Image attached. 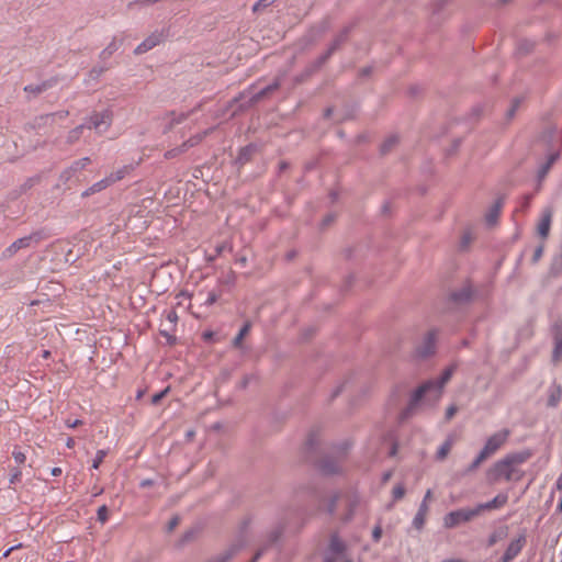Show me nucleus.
Wrapping results in <instances>:
<instances>
[{
  "instance_id": "nucleus-1",
  "label": "nucleus",
  "mask_w": 562,
  "mask_h": 562,
  "mask_svg": "<svg viewBox=\"0 0 562 562\" xmlns=\"http://www.w3.org/2000/svg\"><path fill=\"white\" fill-rule=\"evenodd\" d=\"M453 371L454 368L449 367L438 380H430L420 385L413 394L403 418H406L423 401L429 404L437 403L441 397L443 386L451 379Z\"/></svg>"
},
{
  "instance_id": "nucleus-2",
  "label": "nucleus",
  "mask_w": 562,
  "mask_h": 562,
  "mask_svg": "<svg viewBox=\"0 0 562 562\" xmlns=\"http://www.w3.org/2000/svg\"><path fill=\"white\" fill-rule=\"evenodd\" d=\"M531 453L528 451H521L516 453H509L503 459L498 460L493 464L488 471V479L492 483L504 479L506 481L519 480L521 474H518L517 465L525 463Z\"/></svg>"
},
{
  "instance_id": "nucleus-3",
  "label": "nucleus",
  "mask_w": 562,
  "mask_h": 562,
  "mask_svg": "<svg viewBox=\"0 0 562 562\" xmlns=\"http://www.w3.org/2000/svg\"><path fill=\"white\" fill-rule=\"evenodd\" d=\"M510 431L508 429H502L491 435L477 457L471 463L468 472L475 471L485 460L495 454L508 440Z\"/></svg>"
},
{
  "instance_id": "nucleus-4",
  "label": "nucleus",
  "mask_w": 562,
  "mask_h": 562,
  "mask_svg": "<svg viewBox=\"0 0 562 562\" xmlns=\"http://www.w3.org/2000/svg\"><path fill=\"white\" fill-rule=\"evenodd\" d=\"M479 515L480 514L476 506L474 508H460L448 513L443 517V526L445 528L451 529L459 526L460 524L471 521L474 517Z\"/></svg>"
},
{
  "instance_id": "nucleus-5",
  "label": "nucleus",
  "mask_w": 562,
  "mask_h": 562,
  "mask_svg": "<svg viewBox=\"0 0 562 562\" xmlns=\"http://www.w3.org/2000/svg\"><path fill=\"white\" fill-rule=\"evenodd\" d=\"M112 117L113 115L110 110L95 112L89 117L87 124H85L86 128H94L99 133L105 132L112 123Z\"/></svg>"
},
{
  "instance_id": "nucleus-6",
  "label": "nucleus",
  "mask_w": 562,
  "mask_h": 562,
  "mask_svg": "<svg viewBox=\"0 0 562 562\" xmlns=\"http://www.w3.org/2000/svg\"><path fill=\"white\" fill-rule=\"evenodd\" d=\"M41 239V236L38 233L24 236L22 238L16 239L13 241L5 250L4 256L5 257H12L14 254H16L20 249L31 247L33 244L38 243Z\"/></svg>"
},
{
  "instance_id": "nucleus-7",
  "label": "nucleus",
  "mask_w": 562,
  "mask_h": 562,
  "mask_svg": "<svg viewBox=\"0 0 562 562\" xmlns=\"http://www.w3.org/2000/svg\"><path fill=\"white\" fill-rule=\"evenodd\" d=\"M432 492L428 490L424 496L422 504L419 505L418 512L414 517L413 525L416 529H422L426 522V518L429 512V501L431 499Z\"/></svg>"
},
{
  "instance_id": "nucleus-8",
  "label": "nucleus",
  "mask_w": 562,
  "mask_h": 562,
  "mask_svg": "<svg viewBox=\"0 0 562 562\" xmlns=\"http://www.w3.org/2000/svg\"><path fill=\"white\" fill-rule=\"evenodd\" d=\"M552 217V207H546L542 210L540 220L537 224V233L542 239H546L549 236Z\"/></svg>"
},
{
  "instance_id": "nucleus-9",
  "label": "nucleus",
  "mask_w": 562,
  "mask_h": 562,
  "mask_svg": "<svg viewBox=\"0 0 562 562\" xmlns=\"http://www.w3.org/2000/svg\"><path fill=\"white\" fill-rule=\"evenodd\" d=\"M525 544L526 537L524 535H520L518 538L512 540L502 558V562H510L514 560L520 553Z\"/></svg>"
},
{
  "instance_id": "nucleus-10",
  "label": "nucleus",
  "mask_w": 562,
  "mask_h": 562,
  "mask_svg": "<svg viewBox=\"0 0 562 562\" xmlns=\"http://www.w3.org/2000/svg\"><path fill=\"white\" fill-rule=\"evenodd\" d=\"M508 502V496L505 493L497 494L492 501L476 505L479 514L484 510L498 509L505 506Z\"/></svg>"
},
{
  "instance_id": "nucleus-11",
  "label": "nucleus",
  "mask_w": 562,
  "mask_h": 562,
  "mask_svg": "<svg viewBox=\"0 0 562 562\" xmlns=\"http://www.w3.org/2000/svg\"><path fill=\"white\" fill-rule=\"evenodd\" d=\"M435 341H436V333L429 331L425 337L424 346L418 349V355L420 357H427L431 355L435 350Z\"/></svg>"
},
{
  "instance_id": "nucleus-12",
  "label": "nucleus",
  "mask_w": 562,
  "mask_h": 562,
  "mask_svg": "<svg viewBox=\"0 0 562 562\" xmlns=\"http://www.w3.org/2000/svg\"><path fill=\"white\" fill-rule=\"evenodd\" d=\"M159 42H160L159 35H151V36L147 37L143 43H140L136 47L135 53L136 54L145 53V52L151 49L153 47H155Z\"/></svg>"
},
{
  "instance_id": "nucleus-13",
  "label": "nucleus",
  "mask_w": 562,
  "mask_h": 562,
  "mask_svg": "<svg viewBox=\"0 0 562 562\" xmlns=\"http://www.w3.org/2000/svg\"><path fill=\"white\" fill-rule=\"evenodd\" d=\"M562 358V327L557 328L554 334L553 361L559 362Z\"/></svg>"
},
{
  "instance_id": "nucleus-14",
  "label": "nucleus",
  "mask_w": 562,
  "mask_h": 562,
  "mask_svg": "<svg viewBox=\"0 0 562 562\" xmlns=\"http://www.w3.org/2000/svg\"><path fill=\"white\" fill-rule=\"evenodd\" d=\"M132 170L131 166H123L122 168L117 169L115 172L108 176L110 182L113 184L116 181L122 180L125 178Z\"/></svg>"
},
{
  "instance_id": "nucleus-15",
  "label": "nucleus",
  "mask_w": 562,
  "mask_h": 562,
  "mask_svg": "<svg viewBox=\"0 0 562 562\" xmlns=\"http://www.w3.org/2000/svg\"><path fill=\"white\" fill-rule=\"evenodd\" d=\"M507 537V527L499 528L498 530L494 531L487 540V546L493 547L498 541L505 539Z\"/></svg>"
},
{
  "instance_id": "nucleus-16",
  "label": "nucleus",
  "mask_w": 562,
  "mask_h": 562,
  "mask_svg": "<svg viewBox=\"0 0 562 562\" xmlns=\"http://www.w3.org/2000/svg\"><path fill=\"white\" fill-rule=\"evenodd\" d=\"M85 128H86V125L82 124V125H79V126L75 127L74 130H71L67 136V142L69 144H74L77 140H79V138L82 136Z\"/></svg>"
},
{
  "instance_id": "nucleus-17",
  "label": "nucleus",
  "mask_w": 562,
  "mask_h": 562,
  "mask_svg": "<svg viewBox=\"0 0 562 562\" xmlns=\"http://www.w3.org/2000/svg\"><path fill=\"white\" fill-rule=\"evenodd\" d=\"M111 184L112 183L110 182L109 178L106 177V178L100 180L99 182L94 183L85 194L88 195L91 193L102 191L103 189L108 188Z\"/></svg>"
},
{
  "instance_id": "nucleus-18",
  "label": "nucleus",
  "mask_w": 562,
  "mask_h": 562,
  "mask_svg": "<svg viewBox=\"0 0 562 562\" xmlns=\"http://www.w3.org/2000/svg\"><path fill=\"white\" fill-rule=\"evenodd\" d=\"M250 330V324L249 323H246L239 330L238 335L236 336V338L234 339V345L236 347H239L241 345V341L244 339V337L249 333Z\"/></svg>"
},
{
  "instance_id": "nucleus-19",
  "label": "nucleus",
  "mask_w": 562,
  "mask_h": 562,
  "mask_svg": "<svg viewBox=\"0 0 562 562\" xmlns=\"http://www.w3.org/2000/svg\"><path fill=\"white\" fill-rule=\"evenodd\" d=\"M451 447H452V442L450 440H447L446 442H443L437 452L438 459L443 460L450 452Z\"/></svg>"
},
{
  "instance_id": "nucleus-20",
  "label": "nucleus",
  "mask_w": 562,
  "mask_h": 562,
  "mask_svg": "<svg viewBox=\"0 0 562 562\" xmlns=\"http://www.w3.org/2000/svg\"><path fill=\"white\" fill-rule=\"evenodd\" d=\"M329 547L335 553H341L345 549L344 542L336 536L331 538Z\"/></svg>"
},
{
  "instance_id": "nucleus-21",
  "label": "nucleus",
  "mask_w": 562,
  "mask_h": 562,
  "mask_svg": "<svg viewBox=\"0 0 562 562\" xmlns=\"http://www.w3.org/2000/svg\"><path fill=\"white\" fill-rule=\"evenodd\" d=\"M105 457H106L105 450H98L95 453V458L93 459V462H92V468L99 469V467L101 465V463L103 462Z\"/></svg>"
},
{
  "instance_id": "nucleus-22",
  "label": "nucleus",
  "mask_w": 562,
  "mask_h": 562,
  "mask_svg": "<svg viewBox=\"0 0 562 562\" xmlns=\"http://www.w3.org/2000/svg\"><path fill=\"white\" fill-rule=\"evenodd\" d=\"M45 89H46V85H36V86L29 85V86L24 87V91L32 93V94H40Z\"/></svg>"
},
{
  "instance_id": "nucleus-23",
  "label": "nucleus",
  "mask_w": 562,
  "mask_h": 562,
  "mask_svg": "<svg viewBox=\"0 0 562 562\" xmlns=\"http://www.w3.org/2000/svg\"><path fill=\"white\" fill-rule=\"evenodd\" d=\"M340 465H333L330 462H325L322 467V470L326 474H334L340 471Z\"/></svg>"
},
{
  "instance_id": "nucleus-24",
  "label": "nucleus",
  "mask_w": 562,
  "mask_h": 562,
  "mask_svg": "<svg viewBox=\"0 0 562 562\" xmlns=\"http://www.w3.org/2000/svg\"><path fill=\"white\" fill-rule=\"evenodd\" d=\"M501 204H496L488 213L486 220L490 224H493L499 215Z\"/></svg>"
},
{
  "instance_id": "nucleus-25",
  "label": "nucleus",
  "mask_w": 562,
  "mask_h": 562,
  "mask_svg": "<svg viewBox=\"0 0 562 562\" xmlns=\"http://www.w3.org/2000/svg\"><path fill=\"white\" fill-rule=\"evenodd\" d=\"M13 459L16 463L23 464L26 460V456L19 448H14L12 451Z\"/></svg>"
},
{
  "instance_id": "nucleus-26",
  "label": "nucleus",
  "mask_w": 562,
  "mask_h": 562,
  "mask_svg": "<svg viewBox=\"0 0 562 562\" xmlns=\"http://www.w3.org/2000/svg\"><path fill=\"white\" fill-rule=\"evenodd\" d=\"M109 519V510L105 505L101 506L98 509V520L102 524L106 522Z\"/></svg>"
},
{
  "instance_id": "nucleus-27",
  "label": "nucleus",
  "mask_w": 562,
  "mask_h": 562,
  "mask_svg": "<svg viewBox=\"0 0 562 562\" xmlns=\"http://www.w3.org/2000/svg\"><path fill=\"white\" fill-rule=\"evenodd\" d=\"M392 494H393V498L395 501L401 499L405 495L404 486L402 484H398V485L394 486L393 491H392Z\"/></svg>"
},
{
  "instance_id": "nucleus-28",
  "label": "nucleus",
  "mask_w": 562,
  "mask_h": 562,
  "mask_svg": "<svg viewBox=\"0 0 562 562\" xmlns=\"http://www.w3.org/2000/svg\"><path fill=\"white\" fill-rule=\"evenodd\" d=\"M90 162H91L90 158L89 157H85V158H81V159L75 161L72 167H74L75 170H79V169H83Z\"/></svg>"
},
{
  "instance_id": "nucleus-29",
  "label": "nucleus",
  "mask_w": 562,
  "mask_h": 562,
  "mask_svg": "<svg viewBox=\"0 0 562 562\" xmlns=\"http://www.w3.org/2000/svg\"><path fill=\"white\" fill-rule=\"evenodd\" d=\"M220 297V294L216 292H209L207 297L205 300V305H213Z\"/></svg>"
},
{
  "instance_id": "nucleus-30",
  "label": "nucleus",
  "mask_w": 562,
  "mask_h": 562,
  "mask_svg": "<svg viewBox=\"0 0 562 562\" xmlns=\"http://www.w3.org/2000/svg\"><path fill=\"white\" fill-rule=\"evenodd\" d=\"M458 407L456 405H451L446 411V419L450 420L457 413Z\"/></svg>"
},
{
  "instance_id": "nucleus-31",
  "label": "nucleus",
  "mask_w": 562,
  "mask_h": 562,
  "mask_svg": "<svg viewBox=\"0 0 562 562\" xmlns=\"http://www.w3.org/2000/svg\"><path fill=\"white\" fill-rule=\"evenodd\" d=\"M168 390H169V389H166V390H164V391H161V392H159V393L155 394V395L153 396V398H151V402H153L154 404L159 403V402H160V400H161V398H162V397L168 393Z\"/></svg>"
},
{
  "instance_id": "nucleus-32",
  "label": "nucleus",
  "mask_w": 562,
  "mask_h": 562,
  "mask_svg": "<svg viewBox=\"0 0 562 562\" xmlns=\"http://www.w3.org/2000/svg\"><path fill=\"white\" fill-rule=\"evenodd\" d=\"M372 537L375 542H378L382 537V528L381 526H376L372 531Z\"/></svg>"
},
{
  "instance_id": "nucleus-33",
  "label": "nucleus",
  "mask_w": 562,
  "mask_h": 562,
  "mask_svg": "<svg viewBox=\"0 0 562 562\" xmlns=\"http://www.w3.org/2000/svg\"><path fill=\"white\" fill-rule=\"evenodd\" d=\"M80 425H82V420H80V419H75V420L67 419L66 420V426L69 428H76Z\"/></svg>"
},
{
  "instance_id": "nucleus-34",
  "label": "nucleus",
  "mask_w": 562,
  "mask_h": 562,
  "mask_svg": "<svg viewBox=\"0 0 562 562\" xmlns=\"http://www.w3.org/2000/svg\"><path fill=\"white\" fill-rule=\"evenodd\" d=\"M21 475L22 473L20 470H16L14 473H12L10 476V484H14L15 482L20 481Z\"/></svg>"
},
{
  "instance_id": "nucleus-35",
  "label": "nucleus",
  "mask_w": 562,
  "mask_h": 562,
  "mask_svg": "<svg viewBox=\"0 0 562 562\" xmlns=\"http://www.w3.org/2000/svg\"><path fill=\"white\" fill-rule=\"evenodd\" d=\"M272 0H259L255 5L254 10L257 11L260 7H266L271 3Z\"/></svg>"
},
{
  "instance_id": "nucleus-36",
  "label": "nucleus",
  "mask_w": 562,
  "mask_h": 562,
  "mask_svg": "<svg viewBox=\"0 0 562 562\" xmlns=\"http://www.w3.org/2000/svg\"><path fill=\"white\" fill-rule=\"evenodd\" d=\"M178 525H179V518H178V517H173V518L169 521L168 529L171 531V530H173Z\"/></svg>"
},
{
  "instance_id": "nucleus-37",
  "label": "nucleus",
  "mask_w": 562,
  "mask_h": 562,
  "mask_svg": "<svg viewBox=\"0 0 562 562\" xmlns=\"http://www.w3.org/2000/svg\"><path fill=\"white\" fill-rule=\"evenodd\" d=\"M542 251H543V247L542 246H539L536 249L535 255H533L535 261H537L542 256Z\"/></svg>"
},
{
  "instance_id": "nucleus-38",
  "label": "nucleus",
  "mask_w": 562,
  "mask_h": 562,
  "mask_svg": "<svg viewBox=\"0 0 562 562\" xmlns=\"http://www.w3.org/2000/svg\"><path fill=\"white\" fill-rule=\"evenodd\" d=\"M67 448L72 449L75 447L74 438L69 437L66 442Z\"/></svg>"
},
{
  "instance_id": "nucleus-39",
  "label": "nucleus",
  "mask_w": 562,
  "mask_h": 562,
  "mask_svg": "<svg viewBox=\"0 0 562 562\" xmlns=\"http://www.w3.org/2000/svg\"><path fill=\"white\" fill-rule=\"evenodd\" d=\"M61 472H63V471H61V469H60V468H53L50 473H52V475H54V476H58V475H60V474H61Z\"/></svg>"
},
{
  "instance_id": "nucleus-40",
  "label": "nucleus",
  "mask_w": 562,
  "mask_h": 562,
  "mask_svg": "<svg viewBox=\"0 0 562 562\" xmlns=\"http://www.w3.org/2000/svg\"><path fill=\"white\" fill-rule=\"evenodd\" d=\"M555 486L559 491H562V474L558 477Z\"/></svg>"
},
{
  "instance_id": "nucleus-41",
  "label": "nucleus",
  "mask_w": 562,
  "mask_h": 562,
  "mask_svg": "<svg viewBox=\"0 0 562 562\" xmlns=\"http://www.w3.org/2000/svg\"><path fill=\"white\" fill-rule=\"evenodd\" d=\"M395 142H396V139H395V138H392V139H390L389 142H386V143L383 145V150H386V148H387L391 144H393V143H395Z\"/></svg>"
},
{
  "instance_id": "nucleus-42",
  "label": "nucleus",
  "mask_w": 562,
  "mask_h": 562,
  "mask_svg": "<svg viewBox=\"0 0 562 562\" xmlns=\"http://www.w3.org/2000/svg\"><path fill=\"white\" fill-rule=\"evenodd\" d=\"M19 547H20V546L11 547L10 549H8V550L4 552L3 557H4V558L9 557V555H10V553H11L14 549H16V548H19Z\"/></svg>"
},
{
  "instance_id": "nucleus-43",
  "label": "nucleus",
  "mask_w": 562,
  "mask_h": 562,
  "mask_svg": "<svg viewBox=\"0 0 562 562\" xmlns=\"http://www.w3.org/2000/svg\"><path fill=\"white\" fill-rule=\"evenodd\" d=\"M200 139H201L200 137H194V138L190 139L189 140L190 142V146H194L195 144H198L200 142Z\"/></svg>"
},
{
  "instance_id": "nucleus-44",
  "label": "nucleus",
  "mask_w": 562,
  "mask_h": 562,
  "mask_svg": "<svg viewBox=\"0 0 562 562\" xmlns=\"http://www.w3.org/2000/svg\"><path fill=\"white\" fill-rule=\"evenodd\" d=\"M212 335H213L212 333H204V334H203V337H204L205 339H210V338L212 337Z\"/></svg>"
},
{
  "instance_id": "nucleus-45",
  "label": "nucleus",
  "mask_w": 562,
  "mask_h": 562,
  "mask_svg": "<svg viewBox=\"0 0 562 562\" xmlns=\"http://www.w3.org/2000/svg\"><path fill=\"white\" fill-rule=\"evenodd\" d=\"M558 510L562 513V495L558 505Z\"/></svg>"
},
{
  "instance_id": "nucleus-46",
  "label": "nucleus",
  "mask_w": 562,
  "mask_h": 562,
  "mask_svg": "<svg viewBox=\"0 0 562 562\" xmlns=\"http://www.w3.org/2000/svg\"><path fill=\"white\" fill-rule=\"evenodd\" d=\"M259 557H260V552H258V553L254 557V559L251 560V562H256V561H257V559H258Z\"/></svg>"
},
{
  "instance_id": "nucleus-47",
  "label": "nucleus",
  "mask_w": 562,
  "mask_h": 562,
  "mask_svg": "<svg viewBox=\"0 0 562 562\" xmlns=\"http://www.w3.org/2000/svg\"><path fill=\"white\" fill-rule=\"evenodd\" d=\"M149 483H150L149 481H143V482H142V486L149 485Z\"/></svg>"
},
{
  "instance_id": "nucleus-48",
  "label": "nucleus",
  "mask_w": 562,
  "mask_h": 562,
  "mask_svg": "<svg viewBox=\"0 0 562 562\" xmlns=\"http://www.w3.org/2000/svg\"><path fill=\"white\" fill-rule=\"evenodd\" d=\"M346 562H352V561H350V560H347Z\"/></svg>"
},
{
  "instance_id": "nucleus-49",
  "label": "nucleus",
  "mask_w": 562,
  "mask_h": 562,
  "mask_svg": "<svg viewBox=\"0 0 562 562\" xmlns=\"http://www.w3.org/2000/svg\"><path fill=\"white\" fill-rule=\"evenodd\" d=\"M326 562H331V561H326Z\"/></svg>"
}]
</instances>
